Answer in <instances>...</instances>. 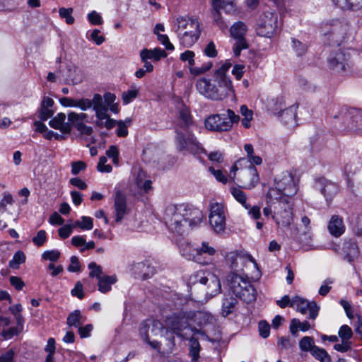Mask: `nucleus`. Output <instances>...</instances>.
<instances>
[{
	"label": "nucleus",
	"instance_id": "59",
	"mask_svg": "<svg viewBox=\"0 0 362 362\" xmlns=\"http://www.w3.org/2000/svg\"><path fill=\"white\" fill-rule=\"evenodd\" d=\"M231 72L237 80H240L245 73V66L236 64L233 66Z\"/></svg>",
	"mask_w": 362,
	"mask_h": 362
},
{
	"label": "nucleus",
	"instance_id": "51",
	"mask_svg": "<svg viewBox=\"0 0 362 362\" xmlns=\"http://www.w3.org/2000/svg\"><path fill=\"white\" fill-rule=\"evenodd\" d=\"M209 170L213 174V175L218 182L223 184H226L228 182V179L226 176L223 173L222 170H215L213 167H209Z\"/></svg>",
	"mask_w": 362,
	"mask_h": 362
},
{
	"label": "nucleus",
	"instance_id": "8",
	"mask_svg": "<svg viewBox=\"0 0 362 362\" xmlns=\"http://www.w3.org/2000/svg\"><path fill=\"white\" fill-rule=\"evenodd\" d=\"M278 16L276 13L268 11L264 13L257 24V33L264 37H272L277 28Z\"/></svg>",
	"mask_w": 362,
	"mask_h": 362
},
{
	"label": "nucleus",
	"instance_id": "50",
	"mask_svg": "<svg viewBox=\"0 0 362 362\" xmlns=\"http://www.w3.org/2000/svg\"><path fill=\"white\" fill-rule=\"evenodd\" d=\"M337 187L336 185L331 182H327L325 187L322 189V192L329 197L334 195L337 192Z\"/></svg>",
	"mask_w": 362,
	"mask_h": 362
},
{
	"label": "nucleus",
	"instance_id": "30",
	"mask_svg": "<svg viewBox=\"0 0 362 362\" xmlns=\"http://www.w3.org/2000/svg\"><path fill=\"white\" fill-rule=\"evenodd\" d=\"M91 107L93 106L95 114L103 115V112H107V105H105L103 102V99L100 95L95 94L91 101Z\"/></svg>",
	"mask_w": 362,
	"mask_h": 362
},
{
	"label": "nucleus",
	"instance_id": "41",
	"mask_svg": "<svg viewBox=\"0 0 362 362\" xmlns=\"http://www.w3.org/2000/svg\"><path fill=\"white\" fill-rule=\"evenodd\" d=\"M72 13V8H61L59 10L60 17L65 18L67 24H73L74 23V18L71 16Z\"/></svg>",
	"mask_w": 362,
	"mask_h": 362
},
{
	"label": "nucleus",
	"instance_id": "10",
	"mask_svg": "<svg viewBox=\"0 0 362 362\" xmlns=\"http://www.w3.org/2000/svg\"><path fill=\"white\" fill-rule=\"evenodd\" d=\"M187 215V211L185 205L170 206L166 210V222L173 230H178Z\"/></svg>",
	"mask_w": 362,
	"mask_h": 362
},
{
	"label": "nucleus",
	"instance_id": "34",
	"mask_svg": "<svg viewBox=\"0 0 362 362\" xmlns=\"http://www.w3.org/2000/svg\"><path fill=\"white\" fill-rule=\"evenodd\" d=\"M87 119V115L85 113H76L74 112H71L68 114V120L69 122L71 124H74L76 128L78 127V124H83Z\"/></svg>",
	"mask_w": 362,
	"mask_h": 362
},
{
	"label": "nucleus",
	"instance_id": "24",
	"mask_svg": "<svg viewBox=\"0 0 362 362\" xmlns=\"http://www.w3.org/2000/svg\"><path fill=\"white\" fill-rule=\"evenodd\" d=\"M192 317L190 320V326L192 325H197V326H204L208 324L210 320L212 319V317L206 312L197 311L192 312L191 311Z\"/></svg>",
	"mask_w": 362,
	"mask_h": 362
},
{
	"label": "nucleus",
	"instance_id": "4",
	"mask_svg": "<svg viewBox=\"0 0 362 362\" xmlns=\"http://www.w3.org/2000/svg\"><path fill=\"white\" fill-rule=\"evenodd\" d=\"M175 32L180 43L186 47L192 46L199 39L201 29L197 20L188 17H179L176 19Z\"/></svg>",
	"mask_w": 362,
	"mask_h": 362
},
{
	"label": "nucleus",
	"instance_id": "21",
	"mask_svg": "<svg viewBox=\"0 0 362 362\" xmlns=\"http://www.w3.org/2000/svg\"><path fill=\"white\" fill-rule=\"evenodd\" d=\"M212 4L218 18L220 16L221 9H223L228 13L235 10V0H212Z\"/></svg>",
	"mask_w": 362,
	"mask_h": 362
},
{
	"label": "nucleus",
	"instance_id": "12",
	"mask_svg": "<svg viewBox=\"0 0 362 362\" xmlns=\"http://www.w3.org/2000/svg\"><path fill=\"white\" fill-rule=\"evenodd\" d=\"M216 250L214 247L209 245L207 242H202L201 246L197 247L191 251L189 254V259L192 260L197 263L207 265L209 264V261L204 257V255L208 256H214L216 254Z\"/></svg>",
	"mask_w": 362,
	"mask_h": 362
},
{
	"label": "nucleus",
	"instance_id": "49",
	"mask_svg": "<svg viewBox=\"0 0 362 362\" xmlns=\"http://www.w3.org/2000/svg\"><path fill=\"white\" fill-rule=\"evenodd\" d=\"M107 158L105 156H102L99 159V162L98 163L97 168L100 172L102 173H110L112 170V167L110 165L107 164Z\"/></svg>",
	"mask_w": 362,
	"mask_h": 362
},
{
	"label": "nucleus",
	"instance_id": "23",
	"mask_svg": "<svg viewBox=\"0 0 362 362\" xmlns=\"http://www.w3.org/2000/svg\"><path fill=\"white\" fill-rule=\"evenodd\" d=\"M244 283H250L247 279L237 275L232 274L230 279V287L233 293L236 296H239L241 294V292L244 290L243 287L245 286Z\"/></svg>",
	"mask_w": 362,
	"mask_h": 362
},
{
	"label": "nucleus",
	"instance_id": "20",
	"mask_svg": "<svg viewBox=\"0 0 362 362\" xmlns=\"http://www.w3.org/2000/svg\"><path fill=\"white\" fill-rule=\"evenodd\" d=\"M59 103L64 107H78L82 110H86L91 107L90 100L85 98L76 100L64 97L59 99Z\"/></svg>",
	"mask_w": 362,
	"mask_h": 362
},
{
	"label": "nucleus",
	"instance_id": "27",
	"mask_svg": "<svg viewBox=\"0 0 362 362\" xmlns=\"http://www.w3.org/2000/svg\"><path fill=\"white\" fill-rule=\"evenodd\" d=\"M244 290L241 292V294L238 296L243 300L247 303L254 302L256 299V293L255 288L250 284V283H244Z\"/></svg>",
	"mask_w": 362,
	"mask_h": 362
},
{
	"label": "nucleus",
	"instance_id": "11",
	"mask_svg": "<svg viewBox=\"0 0 362 362\" xmlns=\"http://www.w3.org/2000/svg\"><path fill=\"white\" fill-rule=\"evenodd\" d=\"M291 307L302 314H305L308 311L309 317L312 320H315L318 315L319 307L315 302H310L299 296L293 298Z\"/></svg>",
	"mask_w": 362,
	"mask_h": 362
},
{
	"label": "nucleus",
	"instance_id": "17",
	"mask_svg": "<svg viewBox=\"0 0 362 362\" xmlns=\"http://www.w3.org/2000/svg\"><path fill=\"white\" fill-rule=\"evenodd\" d=\"M194 57L195 54L194 52L191 50H187L185 52L180 54V59L184 62L188 63V66L190 71V73L194 76H198L200 74H203L208 70H209L211 67V64L209 65L207 67L202 68H195L194 65Z\"/></svg>",
	"mask_w": 362,
	"mask_h": 362
},
{
	"label": "nucleus",
	"instance_id": "61",
	"mask_svg": "<svg viewBox=\"0 0 362 362\" xmlns=\"http://www.w3.org/2000/svg\"><path fill=\"white\" fill-rule=\"evenodd\" d=\"M11 284L18 291H21L25 286L21 278L18 276H11L9 279Z\"/></svg>",
	"mask_w": 362,
	"mask_h": 362
},
{
	"label": "nucleus",
	"instance_id": "22",
	"mask_svg": "<svg viewBox=\"0 0 362 362\" xmlns=\"http://www.w3.org/2000/svg\"><path fill=\"white\" fill-rule=\"evenodd\" d=\"M328 229L334 236H340L345 230L342 218L337 215L332 216L328 224Z\"/></svg>",
	"mask_w": 362,
	"mask_h": 362
},
{
	"label": "nucleus",
	"instance_id": "15",
	"mask_svg": "<svg viewBox=\"0 0 362 362\" xmlns=\"http://www.w3.org/2000/svg\"><path fill=\"white\" fill-rule=\"evenodd\" d=\"M240 181L246 189L253 188L259 182V176L257 169L250 165L247 169L241 172Z\"/></svg>",
	"mask_w": 362,
	"mask_h": 362
},
{
	"label": "nucleus",
	"instance_id": "56",
	"mask_svg": "<svg viewBox=\"0 0 362 362\" xmlns=\"http://www.w3.org/2000/svg\"><path fill=\"white\" fill-rule=\"evenodd\" d=\"M335 350L340 352H346L351 349V343L350 341L341 340V343L337 344L334 346Z\"/></svg>",
	"mask_w": 362,
	"mask_h": 362
},
{
	"label": "nucleus",
	"instance_id": "53",
	"mask_svg": "<svg viewBox=\"0 0 362 362\" xmlns=\"http://www.w3.org/2000/svg\"><path fill=\"white\" fill-rule=\"evenodd\" d=\"M259 331L263 338H267L270 333L269 325L266 321H260L259 322Z\"/></svg>",
	"mask_w": 362,
	"mask_h": 362
},
{
	"label": "nucleus",
	"instance_id": "31",
	"mask_svg": "<svg viewBox=\"0 0 362 362\" xmlns=\"http://www.w3.org/2000/svg\"><path fill=\"white\" fill-rule=\"evenodd\" d=\"M240 112L241 115L243 117L242 119V124L246 129H248L251 127V121L253 119V112L251 110H249L248 107L243 105L240 106Z\"/></svg>",
	"mask_w": 362,
	"mask_h": 362
},
{
	"label": "nucleus",
	"instance_id": "18",
	"mask_svg": "<svg viewBox=\"0 0 362 362\" xmlns=\"http://www.w3.org/2000/svg\"><path fill=\"white\" fill-rule=\"evenodd\" d=\"M115 209L116 211L115 221L120 222L124 216L128 213L126 197L119 190L117 191L115 197Z\"/></svg>",
	"mask_w": 362,
	"mask_h": 362
},
{
	"label": "nucleus",
	"instance_id": "19",
	"mask_svg": "<svg viewBox=\"0 0 362 362\" xmlns=\"http://www.w3.org/2000/svg\"><path fill=\"white\" fill-rule=\"evenodd\" d=\"M66 115L59 113L53 117L49 122L51 127L59 130L64 134H69L71 132V125L66 122Z\"/></svg>",
	"mask_w": 362,
	"mask_h": 362
},
{
	"label": "nucleus",
	"instance_id": "1",
	"mask_svg": "<svg viewBox=\"0 0 362 362\" xmlns=\"http://www.w3.org/2000/svg\"><path fill=\"white\" fill-rule=\"evenodd\" d=\"M187 284L193 286L192 295L198 301H206L220 292L221 284L215 276L207 278L201 272L189 276Z\"/></svg>",
	"mask_w": 362,
	"mask_h": 362
},
{
	"label": "nucleus",
	"instance_id": "46",
	"mask_svg": "<svg viewBox=\"0 0 362 362\" xmlns=\"http://www.w3.org/2000/svg\"><path fill=\"white\" fill-rule=\"evenodd\" d=\"M236 42L235 47L233 48L234 54L235 56H239L240 54L241 50L247 48V43L245 39L243 38H235Z\"/></svg>",
	"mask_w": 362,
	"mask_h": 362
},
{
	"label": "nucleus",
	"instance_id": "62",
	"mask_svg": "<svg viewBox=\"0 0 362 362\" xmlns=\"http://www.w3.org/2000/svg\"><path fill=\"white\" fill-rule=\"evenodd\" d=\"M209 159L214 163H221L223 161V156L219 151H213L208 155Z\"/></svg>",
	"mask_w": 362,
	"mask_h": 362
},
{
	"label": "nucleus",
	"instance_id": "29",
	"mask_svg": "<svg viewBox=\"0 0 362 362\" xmlns=\"http://www.w3.org/2000/svg\"><path fill=\"white\" fill-rule=\"evenodd\" d=\"M247 30V25L240 21L234 23L230 29V35L234 38H243Z\"/></svg>",
	"mask_w": 362,
	"mask_h": 362
},
{
	"label": "nucleus",
	"instance_id": "37",
	"mask_svg": "<svg viewBox=\"0 0 362 362\" xmlns=\"http://www.w3.org/2000/svg\"><path fill=\"white\" fill-rule=\"evenodd\" d=\"M300 348L303 351H310L315 348L314 341L310 337H303L299 342Z\"/></svg>",
	"mask_w": 362,
	"mask_h": 362
},
{
	"label": "nucleus",
	"instance_id": "43",
	"mask_svg": "<svg viewBox=\"0 0 362 362\" xmlns=\"http://www.w3.org/2000/svg\"><path fill=\"white\" fill-rule=\"evenodd\" d=\"M144 177V173L143 172H140L136 178V185L139 187L142 188L144 191L147 192L152 188L151 181L150 180H146L143 182Z\"/></svg>",
	"mask_w": 362,
	"mask_h": 362
},
{
	"label": "nucleus",
	"instance_id": "28",
	"mask_svg": "<svg viewBox=\"0 0 362 362\" xmlns=\"http://www.w3.org/2000/svg\"><path fill=\"white\" fill-rule=\"evenodd\" d=\"M310 328L311 325L307 321L300 322L299 320L294 318L291 322L290 331L293 335H296L299 330L305 332Z\"/></svg>",
	"mask_w": 362,
	"mask_h": 362
},
{
	"label": "nucleus",
	"instance_id": "60",
	"mask_svg": "<svg viewBox=\"0 0 362 362\" xmlns=\"http://www.w3.org/2000/svg\"><path fill=\"white\" fill-rule=\"evenodd\" d=\"M180 118L182 121L184 125H187L191 122V116L189 111L186 107H182L180 111Z\"/></svg>",
	"mask_w": 362,
	"mask_h": 362
},
{
	"label": "nucleus",
	"instance_id": "16",
	"mask_svg": "<svg viewBox=\"0 0 362 362\" xmlns=\"http://www.w3.org/2000/svg\"><path fill=\"white\" fill-rule=\"evenodd\" d=\"M163 326L158 320L152 321L145 325L141 329V332L145 334L146 340L158 339L162 336Z\"/></svg>",
	"mask_w": 362,
	"mask_h": 362
},
{
	"label": "nucleus",
	"instance_id": "57",
	"mask_svg": "<svg viewBox=\"0 0 362 362\" xmlns=\"http://www.w3.org/2000/svg\"><path fill=\"white\" fill-rule=\"evenodd\" d=\"M118 154H119L118 149L115 146H110V148L106 152V155L109 158H112L113 163L116 165H117L119 163Z\"/></svg>",
	"mask_w": 362,
	"mask_h": 362
},
{
	"label": "nucleus",
	"instance_id": "38",
	"mask_svg": "<svg viewBox=\"0 0 362 362\" xmlns=\"http://www.w3.org/2000/svg\"><path fill=\"white\" fill-rule=\"evenodd\" d=\"M73 226L79 227L83 230H90L93 227V219L90 217L83 216L81 221H76Z\"/></svg>",
	"mask_w": 362,
	"mask_h": 362
},
{
	"label": "nucleus",
	"instance_id": "58",
	"mask_svg": "<svg viewBox=\"0 0 362 362\" xmlns=\"http://www.w3.org/2000/svg\"><path fill=\"white\" fill-rule=\"evenodd\" d=\"M68 270L71 272H78L81 270L78 259L76 256H72L71 257L70 264L68 267Z\"/></svg>",
	"mask_w": 362,
	"mask_h": 362
},
{
	"label": "nucleus",
	"instance_id": "3",
	"mask_svg": "<svg viewBox=\"0 0 362 362\" xmlns=\"http://www.w3.org/2000/svg\"><path fill=\"white\" fill-rule=\"evenodd\" d=\"M297 190V180L293 175L287 171L282 172L275 177L274 187L269 189L267 199L272 201L284 198L291 199Z\"/></svg>",
	"mask_w": 362,
	"mask_h": 362
},
{
	"label": "nucleus",
	"instance_id": "44",
	"mask_svg": "<svg viewBox=\"0 0 362 362\" xmlns=\"http://www.w3.org/2000/svg\"><path fill=\"white\" fill-rule=\"evenodd\" d=\"M81 318V312L79 310H75L69 315L67 318V325L69 326H78Z\"/></svg>",
	"mask_w": 362,
	"mask_h": 362
},
{
	"label": "nucleus",
	"instance_id": "5",
	"mask_svg": "<svg viewBox=\"0 0 362 362\" xmlns=\"http://www.w3.org/2000/svg\"><path fill=\"white\" fill-rule=\"evenodd\" d=\"M239 121V115L228 109L226 114H216L207 117L205 120V126L211 131H228L233 127V124H238Z\"/></svg>",
	"mask_w": 362,
	"mask_h": 362
},
{
	"label": "nucleus",
	"instance_id": "35",
	"mask_svg": "<svg viewBox=\"0 0 362 362\" xmlns=\"http://www.w3.org/2000/svg\"><path fill=\"white\" fill-rule=\"evenodd\" d=\"M25 255L23 251H17L14 254L13 259L9 262V267L11 269H18L20 264L25 262Z\"/></svg>",
	"mask_w": 362,
	"mask_h": 362
},
{
	"label": "nucleus",
	"instance_id": "47",
	"mask_svg": "<svg viewBox=\"0 0 362 362\" xmlns=\"http://www.w3.org/2000/svg\"><path fill=\"white\" fill-rule=\"evenodd\" d=\"M139 93V90L134 88L131 90L125 91L122 93V100L125 104L130 103L132 100L135 98Z\"/></svg>",
	"mask_w": 362,
	"mask_h": 362
},
{
	"label": "nucleus",
	"instance_id": "54",
	"mask_svg": "<svg viewBox=\"0 0 362 362\" xmlns=\"http://www.w3.org/2000/svg\"><path fill=\"white\" fill-rule=\"evenodd\" d=\"M86 164L85 162L78 160L71 163V173L74 175H77L80 171L85 170Z\"/></svg>",
	"mask_w": 362,
	"mask_h": 362
},
{
	"label": "nucleus",
	"instance_id": "42",
	"mask_svg": "<svg viewBox=\"0 0 362 362\" xmlns=\"http://www.w3.org/2000/svg\"><path fill=\"white\" fill-rule=\"evenodd\" d=\"M339 337L341 340L349 341L353 336V332L348 325H342L338 332Z\"/></svg>",
	"mask_w": 362,
	"mask_h": 362
},
{
	"label": "nucleus",
	"instance_id": "45",
	"mask_svg": "<svg viewBox=\"0 0 362 362\" xmlns=\"http://www.w3.org/2000/svg\"><path fill=\"white\" fill-rule=\"evenodd\" d=\"M89 269L90 272L89 273V276L92 278L96 277L99 280L103 275L102 268L100 266L97 265L95 262H91L88 265Z\"/></svg>",
	"mask_w": 362,
	"mask_h": 362
},
{
	"label": "nucleus",
	"instance_id": "14",
	"mask_svg": "<svg viewBox=\"0 0 362 362\" xmlns=\"http://www.w3.org/2000/svg\"><path fill=\"white\" fill-rule=\"evenodd\" d=\"M167 56V52L160 48L144 49L140 53L141 61L144 63V67L146 68L148 72H151L153 70V66L148 62V59H153L158 62L161 58H165Z\"/></svg>",
	"mask_w": 362,
	"mask_h": 362
},
{
	"label": "nucleus",
	"instance_id": "63",
	"mask_svg": "<svg viewBox=\"0 0 362 362\" xmlns=\"http://www.w3.org/2000/svg\"><path fill=\"white\" fill-rule=\"evenodd\" d=\"M204 53L209 57H216L218 52L216 49V46L213 42H210L204 48Z\"/></svg>",
	"mask_w": 362,
	"mask_h": 362
},
{
	"label": "nucleus",
	"instance_id": "13",
	"mask_svg": "<svg viewBox=\"0 0 362 362\" xmlns=\"http://www.w3.org/2000/svg\"><path fill=\"white\" fill-rule=\"evenodd\" d=\"M196 88L198 92L204 97L219 100L214 76L211 79L205 77L198 79L196 82Z\"/></svg>",
	"mask_w": 362,
	"mask_h": 362
},
{
	"label": "nucleus",
	"instance_id": "2",
	"mask_svg": "<svg viewBox=\"0 0 362 362\" xmlns=\"http://www.w3.org/2000/svg\"><path fill=\"white\" fill-rule=\"evenodd\" d=\"M269 205L263 209L265 216L272 214V218L279 228H288L293 221V203L291 199H267Z\"/></svg>",
	"mask_w": 362,
	"mask_h": 362
},
{
	"label": "nucleus",
	"instance_id": "32",
	"mask_svg": "<svg viewBox=\"0 0 362 362\" xmlns=\"http://www.w3.org/2000/svg\"><path fill=\"white\" fill-rule=\"evenodd\" d=\"M230 192L237 202L241 204L246 209H250V206L247 203V196L242 189L238 187H232Z\"/></svg>",
	"mask_w": 362,
	"mask_h": 362
},
{
	"label": "nucleus",
	"instance_id": "64",
	"mask_svg": "<svg viewBox=\"0 0 362 362\" xmlns=\"http://www.w3.org/2000/svg\"><path fill=\"white\" fill-rule=\"evenodd\" d=\"M199 343L197 341H191L190 354L193 361H197L199 358Z\"/></svg>",
	"mask_w": 362,
	"mask_h": 362
},
{
	"label": "nucleus",
	"instance_id": "52",
	"mask_svg": "<svg viewBox=\"0 0 362 362\" xmlns=\"http://www.w3.org/2000/svg\"><path fill=\"white\" fill-rule=\"evenodd\" d=\"M42 257L45 260L55 262L59 258L60 252L58 250L45 251L42 255Z\"/></svg>",
	"mask_w": 362,
	"mask_h": 362
},
{
	"label": "nucleus",
	"instance_id": "36",
	"mask_svg": "<svg viewBox=\"0 0 362 362\" xmlns=\"http://www.w3.org/2000/svg\"><path fill=\"white\" fill-rule=\"evenodd\" d=\"M344 61V55L341 53H339L334 58L331 59L329 62L333 68H337L340 71H344L345 69Z\"/></svg>",
	"mask_w": 362,
	"mask_h": 362
},
{
	"label": "nucleus",
	"instance_id": "39",
	"mask_svg": "<svg viewBox=\"0 0 362 362\" xmlns=\"http://www.w3.org/2000/svg\"><path fill=\"white\" fill-rule=\"evenodd\" d=\"M311 354L322 362H329L330 360L327 351L317 346H315V348L311 351Z\"/></svg>",
	"mask_w": 362,
	"mask_h": 362
},
{
	"label": "nucleus",
	"instance_id": "48",
	"mask_svg": "<svg viewBox=\"0 0 362 362\" xmlns=\"http://www.w3.org/2000/svg\"><path fill=\"white\" fill-rule=\"evenodd\" d=\"M46 240V232L43 230L38 231L37 235L33 238V243L38 247L42 246L45 243Z\"/></svg>",
	"mask_w": 362,
	"mask_h": 362
},
{
	"label": "nucleus",
	"instance_id": "6",
	"mask_svg": "<svg viewBox=\"0 0 362 362\" xmlns=\"http://www.w3.org/2000/svg\"><path fill=\"white\" fill-rule=\"evenodd\" d=\"M230 67L231 64L226 62L216 69L213 74L219 100H223L230 95H235L232 81L228 76Z\"/></svg>",
	"mask_w": 362,
	"mask_h": 362
},
{
	"label": "nucleus",
	"instance_id": "7",
	"mask_svg": "<svg viewBox=\"0 0 362 362\" xmlns=\"http://www.w3.org/2000/svg\"><path fill=\"white\" fill-rule=\"evenodd\" d=\"M191 311L179 310L173 313L165 320V325L167 329L177 334L190 327L192 317Z\"/></svg>",
	"mask_w": 362,
	"mask_h": 362
},
{
	"label": "nucleus",
	"instance_id": "33",
	"mask_svg": "<svg viewBox=\"0 0 362 362\" xmlns=\"http://www.w3.org/2000/svg\"><path fill=\"white\" fill-rule=\"evenodd\" d=\"M96 117L98 119L97 125L100 127L110 129L115 125V121L109 117L107 112H103V115H97Z\"/></svg>",
	"mask_w": 362,
	"mask_h": 362
},
{
	"label": "nucleus",
	"instance_id": "25",
	"mask_svg": "<svg viewBox=\"0 0 362 362\" xmlns=\"http://www.w3.org/2000/svg\"><path fill=\"white\" fill-rule=\"evenodd\" d=\"M332 1L343 10H359L362 8V0H332Z\"/></svg>",
	"mask_w": 362,
	"mask_h": 362
},
{
	"label": "nucleus",
	"instance_id": "9",
	"mask_svg": "<svg viewBox=\"0 0 362 362\" xmlns=\"http://www.w3.org/2000/svg\"><path fill=\"white\" fill-rule=\"evenodd\" d=\"M209 223L216 233H223L226 228L225 208L222 203L210 204Z\"/></svg>",
	"mask_w": 362,
	"mask_h": 362
},
{
	"label": "nucleus",
	"instance_id": "40",
	"mask_svg": "<svg viewBox=\"0 0 362 362\" xmlns=\"http://www.w3.org/2000/svg\"><path fill=\"white\" fill-rule=\"evenodd\" d=\"M269 108L273 112L281 111L285 106V103L281 97H276L273 98L269 102Z\"/></svg>",
	"mask_w": 362,
	"mask_h": 362
},
{
	"label": "nucleus",
	"instance_id": "26",
	"mask_svg": "<svg viewBox=\"0 0 362 362\" xmlns=\"http://www.w3.org/2000/svg\"><path fill=\"white\" fill-rule=\"evenodd\" d=\"M116 281V276L103 275L98 280V290L102 293H107L111 290V286Z\"/></svg>",
	"mask_w": 362,
	"mask_h": 362
},
{
	"label": "nucleus",
	"instance_id": "55",
	"mask_svg": "<svg viewBox=\"0 0 362 362\" xmlns=\"http://www.w3.org/2000/svg\"><path fill=\"white\" fill-rule=\"evenodd\" d=\"M158 40L165 46L166 49L173 50L174 46L170 42L168 37L166 35L158 34L157 35Z\"/></svg>",
	"mask_w": 362,
	"mask_h": 362
}]
</instances>
